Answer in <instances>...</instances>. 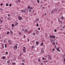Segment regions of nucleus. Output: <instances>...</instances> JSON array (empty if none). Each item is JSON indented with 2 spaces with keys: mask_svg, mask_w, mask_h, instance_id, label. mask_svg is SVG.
Listing matches in <instances>:
<instances>
[{
  "mask_svg": "<svg viewBox=\"0 0 65 65\" xmlns=\"http://www.w3.org/2000/svg\"><path fill=\"white\" fill-rule=\"evenodd\" d=\"M13 48L14 50H17V48H18V47H17V46L15 45L13 47Z\"/></svg>",
  "mask_w": 65,
  "mask_h": 65,
  "instance_id": "nucleus-1",
  "label": "nucleus"
},
{
  "mask_svg": "<svg viewBox=\"0 0 65 65\" xmlns=\"http://www.w3.org/2000/svg\"><path fill=\"white\" fill-rule=\"evenodd\" d=\"M29 8V9H32V10L33 9V8H33L32 7H30V6H29L28 7V8Z\"/></svg>",
  "mask_w": 65,
  "mask_h": 65,
  "instance_id": "nucleus-2",
  "label": "nucleus"
},
{
  "mask_svg": "<svg viewBox=\"0 0 65 65\" xmlns=\"http://www.w3.org/2000/svg\"><path fill=\"white\" fill-rule=\"evenodd\" d=\"M57 51H58V52H60L61 50H59V49H60V47H58L56 48Z\"/></svg>",
  "mask_w": 65,
  "mask_h": 65,
  "instance_id": "nucleus-3",
  "label": "nucleus"
},
{
  "mask_svg": "<svg viewBox=\"0 0 65 65\" xmlns=\"http://www.w3.org/2000/svg\"><path fill=\"white\" fill-rule=\"evenodd\" d=\"M26 50V48L23 49L22 50V52H23L24 53H26V50Z\"/></svg>",
  "mask_w": 65,
  "mask_h": 65,
  "instance_id": "nucleus-4",
  "label": "nucleus"
},
{
  "mask_svg": "<svg viewBox=\"0 0 65 65\" xmlns=\"http://www.w3.org/2000/svg\"><path fill=\"white\" fill-rule=\"evenodd\" d=\"M32 32H33V31H32V30H30L28 31V34H30V33H32Z\"/></svg>",
  "mask_w": 65,
  "mask_h": 65,
  "instance_id": "nucleus-5",
  "label": "nucleus"
},
{
  "mask_svg": "<svg viewBox=\"0 0 65 65\" xmlns=\"http://www.w3.org/2000/svg\"><path fill=\"white\" fill-rule=\"evenodd\" d=\"M35 32H36V33L38 35L39 34V31L37 30H36L35 31Z\"/></svg>",
  "mask_w": 65,
  "mask_h": 65,
  "instance_id": "nucleus-6",
  "label": "nucleus"
},
{
  "mask_svg": "<svg viewBox=\"0 0 65 65\" xmlns=\"http://www.w3.org/2000/svg\"><path fill=\"white\" fill-rule=\"evenodd\" d=\"M7 39H4V43H6V42H7Z\"/></svg>",
  "mask_w": 65,
  "mask_h": 65,
  "instance_id": "nucleus-7",
  "label": "nucleus"
},
{
  "mask_svg": "<svg viewBox=\"0 0 65 65\" xmlns=\"http://www.w3.org/2000/svg\"><path fill=\"white\" fill-rule=\"evenodd\" d=\"M20 11H21V12L25 13V12H26V11H25V10H20Z\"/></svg>",
  "mask_w": 65,
  "mask_h": 65,
  "instance_id": "nucleus-8",
  "label": "nucleus"
},
{
  "mask_svg": "<svg viewBox=\"0 0 65 65\" xmlns=\"http://www.w3.org/2000/svg\"><path fill=\"white\" fill-rule=\"evenodd\" d=\"M18 19L19 20H21V19H22V18L20 16L18 17Z\"/></svg>",
  "mask_w": 65,
  "mask_h": 65,
  "instance_id": "nucleus-9",
  "label": "nucleus"
},
{
  "mask_svg": "<svg viewBox=\"0 0 65 65\" xmlns=\"http://www.w3.org/2000/svg\"><path fill=\"white\" fill-rule=\"evenodd\" d=\"M48 58L49 59H50V60H51V59H52V57L50 56H49V57H48Z\"/></svg>",
  "mask_w": 65,
  "mask_h": 65,
  "instance_id": "nucleus-10",
  "label": "nucleus"
},
{
  "mask_svg": "<svg viewBox=\"0 0 65 65\" xmlns=\"http://www.w3.org/2000/svg\"><path fill=\"white\" fill-rule=\"evenodd\" d=\"M41 53H44V51H43V49H42L41 50Z\"/></svg>",
  "mask_w": 65,
  "mask_h": 65,
  "instance_id": "nucleus-11",
  "label": "nucleus"
},
{
  "mask_svg": "<svg viewBox=\"0 0 65 65\" xmlns=\"http://www.w3.org/2000/svg\"><path fill=\"white\" fill-rule=\"evenodd\" d=\"M23 52H21L20 53V55L22 56V55H23Z\"/></svg>",
  "mask_w": 65,
  "mask_h": 65,
  "instance_id": "nucleus-12",
  "label": "nucleus"
},
{
  "mask_svg": "<svg viewBox=\"0 0 65 65\" xmlns=\"http://www.w3.org/2000/svg\"><path fill=\"white\" fill-rule=\"evenodd\" d=\"M11 17H8V20H11Z\"/></svg>",
  "mask_w": 65,
  "mask_h": 65,
  "instance_id": "nucleus-13",
  "label": "nucleus"
},
{
  "mask_svg": "<svg viewBox=\"0 0 65 65\" xmlns=\"http://www.w3.org/2000/svg\"><path fill=\"white\" fill-rule=\"evenodd\" d=\"M11 43H12V42H11V41H10L9 42V44L10 45H11Z\"/></svg>",
  "mask_w": 65,
  "mask_h": 65,
  "instance_id": "nucleus-14",
  "label": "nucleus"
},
{
  "mask_svg": "<svg viewBox=\"0 0 65 65\" xmlns=\"http://www.w3.org/2000/svg\"><path fill=\"white\" fill-rule=\"evenodd\" d=\"M15 26H16L18 24V23L15 22L14 23Z\"/></svg>",
  "mask_w": 65,
  "mask_h": 65,
  "instance_id": "nucleus-15",
  "label": "nucleus"
},
{
  "mask_svg": "<svg viewBox=\"0 0 65 65\" xmlns=\"http://www.w3.org/2000/svg\"><path fill=\"white\" fill-rule=\"evenodd\" d=\"M10 33H11V34H13V32L11 30L10 31Z\"/></svg>",
  "mask_w": 65,
  "mask_h": 65,
  "instance_id": "nucleus-16",
  "label": "nucleus"
},
{
  "mask_svg": "<svg viewBox=\"0 0 65 65\" xmlns=\"http://www.w3.org/2000/svg\"><path fill=\"white\" fill-rule=\"evenodd\" d=\"M32 35L33 36H35V32H33L32 34Z\"/></svg>",
  "mask_w": 65,
  "mask_h": 65,
  "instance_id": "nucleus-17",
  "label": "nucleus"
},
{
  "mask_svg": "<svg viewBox=\"0 0 65 65\" xmlns=\"http://www.w3.org/2000/svg\"><path fill=\"white\" fill-rule=\"evenodd\" d=\"M2 59H4L5 58V56H3L2 57Z\"/></svg>",
  "mask_w": 65,
  "mask_h": 65,
  "instance_id": "nucleus-18",
  "label": "nucleus"
},
{
  "mask_svg": "<svg viewBox=\"0 0 65 65\" xmlns=\"http://www.w3.org/2000/svg\"><path fill=\"white\" fill-rule=\"evenodd\" d=\"M8 52H6V53H5V55H6V54H8Z\"/></svg>",
  "mask_w": 65,
  "mask_h": 65,
  "instance_id": "nucleus-19",
  "label": "nucleus"
},
{
  "mask_svg": "<svg viewBox=\"0 0 65 65\" xmlns=\"http://www.w3.org/2000/svg\"><path fill=\"white\" fill-rule=\"evenodd\" d=\"M13 65H15V62H13L12 63Z\"/></svg>",
  "mask_w": 65,
  "mask_h": 65,
  "instance_id": "nucleus-20",
  "label": "nucleus"
},
{
  "mask_svg": "<svg viewBox=\"0 0 65 65\" xmlns=\"http://www.w3.org/2000/svg\"><path fill=\"white\" fill-rule=\"evenodd\" d=\"M55 44V42H53L52 43V45H54Z\"/></svg>",
  "mask_w": 65,
  "mask_h": 65,
  "instance_id": "nucleus-21",
  "label": "nucleus"
},
{
  "mask_svg": "<svg viewBox=\"0 0 65 65\" xmlns=\"http://www.w3.org/2000/svg\"><path fill=\"white\" fill-rule=\"evenodd\" d=\"M36 44L37 45V44H38V42L37 41H36Z\"/></svg>",
  "mask_w": 65,
  "mask_h": 65,
  "instance_id": "nucleus-22",
  "label": "nucleus"
},
{
  "mask_svg": "<svg viewBox=\"0 0 65 65\" xmlns=\"http://www.w3.org/2000/svg\"><path fill=\"white\" fill-rule=\"evenodd\" d=\"M12 27H14V24H12Z\"/></svg>",
  "mask_w": 65,
  "mask_h": 65,
  "instance_id": "nucleus-23",
  "label": "nucleus"
},
{
  "mask_svg": "<svg viewBox=\"0 0 65 65\" xmlns=\"http://www.w3.org/2000/svg\"><path fill=\"white\" fill-rule=\"evenodd\" d=\"M43 43H42L41 44V46H42V45H43Z\"/></svg>",
  "mask_w": 65,
  "mask_h": 65,
  "instance_id": "nucleus-24",
  "label": "nucleus"
},
{
  "mask_svg": "<svg viewBox=\"0 0 65 65\" xmlns=\"http://www.w3.org/2000/svg\"><path fill=\"white\" fill-rule=\"evenodd\" d=\"M7 34L8 35L9 34V31H8L7 32Z\"/></svg>",
  "mask_w": 65,
  "mask_h": 65,
  "instance_id": "nucleus-25",
  "label": "nucleus"
},
{
  "mask_svg": "<svg viewBox=\"0 0 65 65\" xmlns=\"http://www.w3.org/2000/svg\"><path fill=\"white\" fill-rule=\"evenodd\" d=\"M52 37H53V38H55L56 37H55V36H52Z\"/></svg>",
  "mask_w": 65,
  "mask_h": 65,
  "instance_id": "nucleus-26",
  "label": "nucleus"
},
{
  "mask_svg": "<svg viewBox=\"0 0 65 65\" xmlns=\"http://www.w3.org/2000/svg\"><path fill=\"white\" fill-rule=\"evenodd\" d=\"M37 26H38V27L39 26V25H38V23H37L36 24Z\"/></svg>",
  "mask_w": 65,
  "mask_h": 65,
  "instance_id": "nucleus-27",
  "label": "nucleus"
},
{
  "mask_svg": "<svg viewBox=\"0 0 65 65\" xmlns=\"http://www.w3.org/2000/svg\"><path fill=\"white\" fill-rule=\"evenodd\" d=\"M10 62V60H8L7 61V63H9Z\"/></svg>",
  "mask_w": 65,
  "mask_h": 65,
  "instance_id": "nucleus-28",
  "label": "nucleus"
},
{
  "mask_svg": "<svg viewBox=\"0 0 65 65\" xmlns=\"http://www.w3.org/2000/svg\"><path fill=\"white\" fill-rule=\"evenodd\" d=\"M8 5H9L8 4H7L6 5V6H8Z\"/></svg>",
  "mask_w": 65,
  "mask_h": 65,
  "instance_id": "nucleus-29",
  "label": "nucleus"
},
{
  "mask_svg": "<svg viewBox=\"0 0 65 65\" xmlns=\"http://www.w3.org/2000/svg\"><path fill=\"white\" fill-rule=\"evenodd\" d=\"M20 1H21V0H18V2H19V3H20Z\"/></svg>",
  "mask_w": 65,
  "mask_h": 65,
  "instance_id": "nucleus-30",
  "label": "nucleus"
},
{
  "mask_svg": "<svg viewBox=\"0 0 65 65\" xmlns=\"http://www.w3.org/2000/svg\"><path fill=\"white\" fill-rule=\"evenodd\" d=\"M11 4H9V6L10 7H11Z\"/></svg>",
  "mask_w": 65,
  "mask_h": 65,
  "instance_id": "nucleus-31",
  "label": "nucleus"
},
{
  "mask_svg": "<svg viewBox=\"0 0 65 65\" xmlns=\"http://www.w3.org/2000/svg\"><path fill=\"white\" fill-rule=\"evenodd\" d=\"M62 28H63V29H64V28H65V25L63 26L62 27Z\"/></svg>",
  "mask_w": 65,
  "mask_h": 65,
  "instance_id": "nucleus-32",
  "label": "nucleus"
},
{
  "mask_svg": "<svg viewBox=\"0 0 65 65\" xmlns=\"http://www.w3.org/2000/svg\"><path fill=\"white\" fill-rule=\"evenodd\" d=\"M27 40L28 41H30V40L29 39H28Z\"/></svg>",
  "mask_w": 65,
  "mask_h": 65,
  "instance_id": "nucleus-33",
  "label": "nucleus"
},
{
  "mask_svg": "<svg viewBox=\"0 0 65 65\" xmlns=\"http://www.w3.org/2000/svg\"><path fill=\"white\" fill-rule=\"evenodd\" d=\"M54 32H57V30H56V29L55 30H54Z\"/></svg>",
  "mask_w": 65,
  "mask_h": 65,
  "instance_id": "nucleus-34",
  "label": "nucleus"
},
{
  "mask_svg": "<svg viewBox=\"0 0 65 65\" xmlns=\"http://www.w3.org/2000/svg\"><path fill=\"white\" fill-rule=\"evenodd\" d=\"M23 37L24 38H25L26 37H25V35H24V36H23Z\"/></svg>",
  "mask_w": 65,
  "mask_h": 65,
  "instance_id": "nucleus-35",
  "label": "nucleus"
},
{
  "mask_svg": "<svg viewBox=\"0 0 65 65\" xmlns=\"http://www.w3.org/2000/svg\"><path fill=\"white\" fill-rule=\"evenodd\" d=\"M8 16L9 17H10V15L9 14H8Z\"/></svg>",
  "mask_w": 65,
  "mask_h": 65,
  "instance_id": "nucleus-36",
  "label": "nucleus"
},
{
  "mask_svg": "<svg viewBox=\"0 0 65 65\" xmlns=\"http://www.w3.org/2000/svg\"><path fill=\"white\" fill-rule=\"evenodd\" d=\"M37 2L38 3H39V0H37Z\"/></svg>",
  "mask_w": 65,
  "mask_h": 65,
  "instance_id": "nucleus-37",
  "label": "nucleus"
},
{
  "mask_svg": "<svg viewBox=\"0 0 65 65\" xmlns=\"http://www.w3.org/2000/svg\"><path fill=\"white\" fill-rule=\"evenodd\" d=\"M22 61H23V62H25V61L24 60H22Z\"/></svg>",
  "mask_w": 65,
  "mask_h": 65,
  "instance_id": "nucleus-38",
  "label": "nucleus"
},
{
  "mask_svg": "<svg viewBox=\"0 0 65 65\" xmlns=\"http://www.w3.org/2000/svg\"><path fill=\"white\" fill-rule=\"evenodd\" d=\"M39 61V62H40V59H39L38 60Z\"/></svg>",
  "mask_w": 65,
  "mask_h": 65,
  "instance_id": "nucleus-39",
  "label": "nucleus"
},
{
  "mask_svg": "<svg viewBox=\"0 0 65 65\" xmlns=\"http://www.w3.org/2000/svg\"><path fill=\"white\" fill-rule=\"evenodd\" d=\"M51 12V13H52V14H53V11H52Z\"/></svg>",
  "mask_w": 65,
  "mask_h": 65,
  "instance_id": "nucleus-40",
  "label": "nucleus"
},
{
  "mask_svg": "<svg viewBox=\"0 0 65 65\" xmlns=\"http://www.w3.org/2000/svg\"><path fill=\"white\" fill-rule=\"evenodd\" d=\"M62 19H64V18L63 17V16H62Z\"/></svg>",
  "mask_w": 65,
  "mask_h": 65,
  "instance_id": "nucleus-41",
  "label": "nucleus"
},
{
  "mask_svg": "<svg viewBox=\"0 0 65 65\" xmlns=\"http://www.w3.org/2000/svg\"><path fill=\"white\" fill-rule=\"evenodd\" d=\"M32 10H29V12H31V11Z\"/></svg>",
  "mask_w": 65,
  "mask_h": 65,
  "instance_id": "nucleus-42",
  "label": "nucleus"
},
{
  "mask_svg": "<svg viewBox=\"0 0 65 65\" xmlns=\"http://www.w3.org/2000/svg\"><path fill=\"white\" fill-rule=\"evenodd\" d=\"M42 59L43 60H45V58H42Z\"/></svg>",
  "mask_w": 65,
  "mask_h": 65,
  "instance_id": "nucleus-43",
  "label": "nucleus"
},
{
  "mask_svg": "<svg viewBox=\"0 0 65 65\" xmlns=\"http://www.w3.org/2000/svg\"><path fill=\"white\" fill-rule=\"evenodd\" d=\"M50 38H52V36H51V35L50 36Z\"/></svg>",
  "mask_w": 65,
  "mask_h": 65,
  "instance_id": "nucleus-44",
  "label": "nucleus"
},
{
  "mask_svg": "<svg viewBox=\"0 0 65 65\" xmlns=\"http://www.w3.org/2000/svg\"><path fill=\"white\" fill-rule=\"evenodd\" d=\"M38 29L39 30H40V28H38Z\"/></svg>",
  "mask_w": 65,
  "mask_h": 65,
  "instance_id": "nucleus-45",
  "label": "nucleus"
},
{
  "mask_svg": "<svg viewBox=\"0 0 65 65\" xmlns=\"http://www.w3.org/2000/svg\"><path fill=\"white\" fill-rule=\"evenodd\" d=\"M21 32H20L19 33V34H20V35H21Z\"/></svg>",
  "mask_w": 65,
  "mask_h": 65,
  "instance_id": "nucleus-46",
  "label": "nucleus"
},
{
  "mask_svg": "<svg viewBox=\"0 0 65 65\" xmlns=\"http://www.w3.org/2000/svg\"><path fill=\"white\" fill-rule=\"evenodd\" d=\"M41 65H43V63H42V62H41Z\"/></svg>",
  "mask_w": 65,
  "mask_h": 65,
  "instance_id": "nucleus-47",
  "label": "nucleus"
},
{
  "mask_svg": "<svg viewBox=\"0 0 65 65\" xmlns=\"http://www.w3.org/2000/svg\"><path fill=\"white\" fill-rule=\"evenodd\" d=\"M34 48V46H32V48Z\"/></svg>",
  "mask_w": 65,
  "mask_h": 65,
  "instance_id": "nucleus-48",
  "label": "nucleus"
},
{
  "mask_svg": "<svg viewBox=\"0 0 65 65\" xmlns=\"http://www.w3.org/2000/svg\"><path fill=\"white\" fill-rule=\"evenodd\" d=\"M1 6H2V5H3V4H1Z\"/></svg>",
  "mask_w": 65,
  "mask_h": 65,
  "instance_id": "nucleus-49",
  "label": "nucleus"
},
{
  "mask_svg": "<svg viewBox=\"0 0 65 65\" xmlns=\"http://www.w3.org/2000/svg\"><path fill=\"white\" fill-rule=\"evenodd\" d=\"M37 21H39V19H37Z\"/></svg>",
  "mask_w": 65,
  "mask_h": 65,
  "instance_id": "nucleus-50",
  "label": "nucleus"
},
{
  "mask_svg": "<svg viewBox=\"0 0 65 65\" xmlns=\"http://www.w3.org/2000/svg\"><path fill=\"white\" fill-rule=\"evenodd\" d=\"M33 12V13H34V10H33L32 11Z\"/></svg>",
  "mask_w": 65,
  "mask_h": 65,
  "instance_id": "nucleus-51",
  "label": "nucleus"
},
{
  "mask_svg": "<svg viewBox=\"0 0 65 65\" xmlns=\"http://www.w3.org/2000/svg\"><path fill=\"white\" fill-rule=\"evenodd\" d=\"M37 14L36 13H35L34 14V15H36Z\"/></svg>",
  "mask_w": 65,
  "mask_h": 65,
  "instance_id": "nucleus-52",
  "label": "nucleus"
},
{
  "mask_svg": "<svg viewBox=\"0 0 65 65\" xmlns=\"http://www.w3.org/2000/svg\"><path fill=\"white\" fill-rule=\"evenodd\" d=\"M2 47H3V48H4V46L3 45V46H2Z\"/></svg>",
  "mask_w": 65,
  "mask_h": 65,
  "instance_id": "nucleus-53",
  "label": "nucleus"
},
{
  "mask_svg": "<svg viewBox=\"0 0 65 65\" xmlns=\"http://www.w3.org/2000/svg\"><path fill=\"white\" fill-rule=\"evenodd\" d=\"M53 51H55V49H53Z\"/></svg>",
  "mask_w": 65,
  "mask_h": 65,
  "instance_id": "nucleus-54",
  "label": "nucleus"
},
{
  "mask_svg": "<svg viewBox=\"0 0 65 65\" xmlns=\"http://www.w3.org/2000/svg\"><path fill=\"white\" fill-rule=\"evenodd\" d=\"M22 64H23V65H24V63H22Z\"/></svg>",
  "mask_w": 65,
  "mask_h": 65,
  "instance_id": "nucleus-55",
  "label": "nucleus"
},
{
  "mask_svg": "<svg viewBox=\"0 0 65 65\" xmlns=\"http://www.w3.org/2000/svg\"><path fill=\"white\" fill-rule=\"evenodd\" d=\"M5 47L6 48L7 47V46L6 45H5Z\"/></svg>",
  "mask_w": 65,
  "mask_h": 65,
  "instance_id": "nucleus-56",
  "label": "nucleus"
},
{
  "mask_svg": "<svg viewBox=\"0 0 65 65\" xmlns=\"http://www.w3.org/2000/svg\"><path fill=\"white\" fill-rule=\"evenodd\" d=\"M46 13H45V16L46 15Z\"/></svg>",
  "mask_w": 65,
  "mask_h": 65,
  "instance_id": "nucleus-57",
  "label": "nucleus"
},
{
  "mask_svg": "<svg viewBox=\"0 0 65 65\" xmlns=\"http://www.w3.org/2000/svg\"><path fill=\"white\" fill-rule=\"evenodd\" d=\"M23 49H25V47H23Z\"/></svg>",
  "mask_w": 65,
  "mask_h": 65,
  "instance_id": "nucleus-58",
  "label": "nucleus"
},
{
  "mask_svg": "<svg viewBox=\"0 0 65 65\" xmlns=\"http://www.w3.org/2000/svg\"><path fill=\"white\" fill-rule=\"evenodd\" d=\"M23 31H24V29H23V30H22Z\"/></svg>",
  "mask_w": 65,
  "mask_h": 65,
  "instance_id": "nucleus-59",
  "label": "nucleus"
},
{
  "mask_svg": "<svg viewBox=\"0 0 65 65\" xmlns=\"http://www.w3.org/2000/svg\"><path fill=\"white\" fill-rule=\"evenodd\" d=\"M15 2H16V3H18V2H17V1H15Z\"/></svg>",
  "mask_w": 65,
  "mask_h": 65,
  "instance_id": "nucleus-60",
  "label": "nucleus"
},
{
  "mask_svg": "<svg viewBox=\"0 0 65 65\" xmlns=\"http://www.w3.org/2000/svg\"><path fill=\"white\" fill-rule=\"evenodd\" d=\"M0 10H2V9H0Z\"/></svg>",
  "mask_w": 65,
  "mask_h": 65,
  "instance_id": "nucleus-61",
  "label": "nucleus"
},
{
  "mask_svg": "<svg viewBox=\"0 0 65 65\" xmlns=\"http://www.w3.org/2000/svg\"><path fill=\"white\" fill-rule=\"evenodd\" d=\"M53 40H52V41H51V42H53Z\"/></svg>",
  "mask_w": 65,
  "mask_h": 65,
  "instance_id": "nucleus-62",
  "label": "nucleus"
},
{
  "mask_svg": "<svg viewBox=\"0 0 65 65\" xmlns=\"http://www.w3.org/2000/svg\"><path fill=\"white\" fill-rule=\"evenodd\" d=\"M63 56H64V57H65V54H64V55H63Z\"/></svg>",
  "mask_w": 65,
  "mask_h": 65,
  "instance_id": "nucleus-63",
  "label": "nucleus"
},
{
  "mask_svg": "<svg viewBox=\"0 0 65 65\" xmlns=\"http://www.w3.org/2000/svg\"><path fill=\"white\" fill-rule=\"evenodd\" d=\"M60 22H61V24H62V22H61V21H60Z\"/></svg>",
  "mask_w": 65,
  "mask_h": 65,
  "instance_id": "nucleus-64",
  "label": "nucleus"
}]
</instances>
